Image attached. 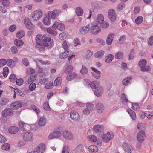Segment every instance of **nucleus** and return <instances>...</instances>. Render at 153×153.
Returning <instances> with one entry per match:
<instances>
[{
    "instance_id": "obj_1",
    "label": "nucleus",
    "mask_w": 153,
    "mask_h": 153,
    "mask_svg": "<svg viewBox=\"0 0 153 153\" xmlns=\"http://www.w3.org/2000/svg\"><path fill=\"white\" fill-rule=\"evenodd\" d=\"M43 15L41 11L36 10L33 12L31 15V19L32 21L38 20Z\"/></svg>"
},
{
    "instance_id": "obj_2",
    "label": "nucleus",
    "mask_w": 153,
    "mask_h": 153,
    "mask_svg": "<svg viewBox=\"0 0 153 153\" xmlns=\"http://www.w3.org/2000/svg\"><path fill=\"white\" fill-rule=\"evenodd\" d=\"M52 29L55 30L57 28L60 31L63 30L65 29V25L62 23H59L57 22H55L52 27Z\"/></svg>"
},
{
    "instance_id": "obj_3",
    "label": "nucleus",
    "mask_w": 153,
    "mask_h": 153,
    "mask_svg": "<svg viewBox=\"0 0 153 153\" xmlns=\"http://www.w3.org/2000/svg\"><path fill=\"white\" fill-rule=\"evenodd\" d=\"M61 12L60 10L56 9L53 11H50L48 13V17L52 19H55L56 18L57 16Z\"/></svg>"
},
{
    "instance_id": "obj_4",
    "label": "nucleus",
    "mask_w": 153,
    "mask_h": 153,
    "mask_svg": "<svg viewBox=\"0 0 153 153\" xmlns=\"http://www.w3.org/2000/svg\"><path fill=\"white\" fill-rule=\"evenodd\" d=\"M19 129L22 131H25L29 129L30 125L23 122L19 121Z\"/></svg>"
},
{
    "instance_id": "obj_5",
    "label": "nucleus",
    "mask_w": 153,
    "mask_h": 153,
    "mask_svg": "<svg viewBox=\"0 0 153 153\" xmlns=\"http://www.w3.org/2000/svg\"><path fill=\"white\" fill-rule=\"evenodd\" d=\"M24 23L27 29L32 30L34 28V25L31 23L30 20L28 17L25 18L24 19Z\"/></svg>"
},
{
    "instance_id": "obj_6",
    "label": "nucleus",
    "mask_w": 153,
    "mask_h": 153,
    "mask_svg": "<svg viewBox=\"0 0 153 153\" xmlns=\"http://www.w3.org/2000/svg\"><path fill=\"white\" fill-rule=\"evenodd\" d=\"M145 137V133L143 131H139L137 136L138 141L140 143H142L144 141Z\"/></svg>"
},
{
    "instance_id": "obj_7",
    "label": "nucleus",
    "mask_w": 153,
    "mask_h": 153,
    "mask_svg": "<svg viewBox=\"0 0 153 153\" xmlns=\"http://www.w3.org/2000/svg\"><path fill=\"white\" fill-rule=\"evenodd\" d=\"M14 111L12 108H6L2 111L1 114L3 117H6L12 115Z\"/></svg>"
},
{
    "instance_id": "obj_8",
    "label": "nucleus",
    "mask_w": 153,
    "mask_h": 153,
    "mask_svg": "<svg viewBox=\"0 0 153 153\" xmlns=\"http://www.w3.org/2000/svg\"><path fill=\"white\" fill-rule=\"evenodd\" d=\"M108 15L109 18L111 21L114 22L116 20L117 16L116 13L114 10L113 9L109 10Z\"/></svg>"
},
{
    "instance_id": "obj_9",
    "label": "nucleus",
    "mask_w": 153,
    "mask_h": 153,
    "mask_svg": "<svg viewBox=\"0 0 153 153\" xmlns=\"http://www.w3.org/2000/svg\"><path fill=\"white\" fill-rule=\"evenodd\" d=\"M101 31V29L100 27L97 25H94L91 28V33L93 35H96Z\"/></svg>"
},
{
    "instance_id": "obj_10",
    "label": "nucleus",
    "mask_w": 153,
    "mask_h": 153,
    "mask_svg": "<svg viewBox=\"0 0 153 153\" xmlns=\"http://www.w3.org/2000/svg\"><path fill=\"white\" fill-rule=\"evenodd\" d=\"M33 134L31 132H26L23 135L24 140L26 141H31L33 140Z\"/></svg>"
},
{
    "instance_id": "obj_11",
    "label": "nucleus",
    "mask_w": 153,
    "mask_h": 153,
    "mask_svg": "<svg viewBox=\"0 0 153 153\" xmlns=\"http://www.w3.org/2000/svg\"><path fill=\"white\" fill-rule=\"evenodd\" d=\"M62 135L63 137L67 140H72L74 138L73 135L71 132L68 131H63Z\"/></svg>"
},
{
    "instance_id": "obj_12",
    "label": "nucleus",
    "mask_w": 153,
    "mask_h": 153,
    "mask_svg": "<svg viewBox=\"0 0 153 153\" xmlns=\"http://www.w3.org/2000/svg\"><path fill=\"white\" fill-rule=\"evenodd\" d=\"M123 148L126 152L128 153H131L132 151V147L128 143H123Z\"/></svg>"
},
{
    "instance_id": "obj_13",
    "label": "nucleus",
    "mask_w": 153,
    "mask_h": 153,
    "mask_svg": "<svg viewBox=\"0 0 153 153\" xmlns=\"http://www.w3.org/2000/svg\"><path fill=\"white\" fill-rule=\"evenodd\" d=\"M70 117L72 120L74 121L78 120L79 118L78 113L76 111H71L70 114Z\"/></svg>"
},
{
    "instance_id": "obj_14",
    "label": "nucleus",
    "mask_w": 153,
    "mask_h": 153,
    "mask_svg": "<svg viewBox=\"0 0 153 153\" xmlns=\"http://www.w3.org/2000/svg\"><path fill=\"white\" fill-rule=\"evenodd\" d=\"M22 106V103L19 101H15L13 102L10 105V107L12 109H17L20 108Z\"/></svg>"
},
{
    "instance_id": "obj_15",
    "label": "nucleus",
    "mask_w": 153,
    "mask_h": 153,
    "mask_svg": "<svg viewBox=\"0 0 153 153\" xmlns=\"http://www.w3.org/2000/svg\"><path fill=\"white\" fill-rule=\"evenodd\" d=\"M90 27L89 24H88L86 26H83L80 29V32L82 34H86L90 30Z\"/></svg>"
},
{
    "instance_id": "obj_16",
    "label": "nucleus",
    "mask_w": 153,
    "mask_h": 153,
    "mask_svg": "<svg viewBox=\"0 0 153 153\" xmlns=\"http://www.w3.org/2000/svg\"><path fill=\"white\" fill-rule=\"evenodd\" d=\"M96 109L98 113H100L104 111V106L102 103H98L96 105Z\"/></svg>"
},
{
    "instance_id": "obj_17",
    "label": "nucleus",
    "mask_w": 153,
    "mask_h": 153,
    "mask_svg": "<svg viewBox=\"0 0 153 153\" xmlns=\"http://www.w3.org/2000/svg\"><path fill=\"white\" fill-rule=\"evenodd\" d=\"M62 135L60 131H55L50 134L48 136L49 139H51L53 138H58Z\"/></svg>"
},
{
    "instance_id": "obj_18",
    "label": "nucleus",
    "mask_w": 153,
    "mask_h": 153,
    "mask_svg": "<svg viewBox=\"0 0 153 153\" xmlns=\"http://www.w3.org/2000/svg\"><path fill=\"white\" fill-rule=\"evenodd\" d=\"M103 91V88L101 87H99L95 89L94 92L97 96L99 97L101 95Z\"/></svg>"
},
{
    "instance_id": "obj_19",
    "label": "nucleus",
    "mask_w": 153,
    "mask_h": 153,
    "mask_svg": "<svg viewBox=\"0 0 153 153\" xmlns=\"http://www.w3.org/2000/svg\"><path fill=\"white\" fill-rule=\"evenodd\" d=\"M114 36V34L113 33H111L108 35L106 41L108 45H110L111 44Z\"/></svg>"
},
{
    "instance_id": "obj_20",
    "label": "nucleus",
    "mask_w": 153,
    "mask_h": 153,
    "mask_svg": "<svg viewBox=\"0 0 153 153\" xmlns=\"http://www.w3.org/2000/svg\"><path fill=\"white\" fill-rule=\"evenodd\" d=\"M113 137V135L108 132L103 135L102 139L105 141L108 142Z\"/></svg>"
},
{
    "instance_id": "obj_21",
    "label": "nucleus",
    "mask_w": 153,
    "mask_h": 153,
    "mask_svg": "<svg viewBox=\"0 0 153 153\" xmlns=\"http://www.w3.org/2000/svg\"><path fill=\"white\" fill-rule=\"evenodd\" d=\"M103 128V126L99 125H95L93 128V131L96 133L101 132L102 131Z\"/></svg>"
},
{
    "instance_id": "obj_22",
    "label": "nucleus",
    "mask_w": 153,
    "mask_h": 153,
    "mask_svg": "<svg viewBox=\"0 0 153 153\" xmlns=\"http://www.w3.org/2000/svg\"><path fill=\"white\" fill-rule=\"evenodd\" d=\"M105 53L103 50H100L96 52L94 55L95 57L97 58H101L102 57Z\"/></svg>"
},
{
    "instance_id": "obj_23",
    "label": "nucleus",
    "mask_w": 153,
    "mask_h": 153,
    "mask_svg": "<svg viewBox=\"0 0 153 153\" xmlns=\"http://www.w3.org/2000/svg\"><path fill=\"white\" fill-rule=\"evenodd\" d=\"M77 76V74L73 72L70 74L67 75L66 77V79L68 81H70L75 79Z\"/></svg>"
},
{
    "instance_id": "obj_24",
    "label": "nucleus",
    "mask_w": 153,
    "mask_h": 153,
    "mask_svg": "<svg viewBox=\"0 0 153 153\" xmlns=\"http://www.w3.org/2000/svg\"><path fill=\"white\" fill-rule=\"evenodd\" d=\"M114 56L111 54L108 55L105 58V59L106 62L107 63H110L114 59Z\"/></svg>"
},
{
    "instance_id": "obj_25",
    "label": "nucleus",
    "mask_w": 153,
    "mask_h": 153,
    "mask_svg": "<svg viewBox=\"0 0 153 153\" xmlns=\"http://www.w3.org/2000/svg\"><path fill=\"white\" fill-rule=\"evenodd\" d=\"M74 150L77 153H81L83 150V146L82 144H79Z\"/></svg>"
},
{
    "instance_id": "obj_26",
    "label": "nucleus",
    "mask_w": 153,
    "mask_h": 153,
    "mask_svg": "<svg viewBox=\"0 0 153 153\" xmlns=\"http://www.w3.org/2000/svg\"><path fill=\"white\" fill-rule=\"evenodd\" d=\"M18 130V128L15 126L11 127L9 129V132L12 134L16 133Z\"/></svg>"
},
{
    "instance_id": "obj_27",
    "label": "nucleus",
    "mask_w": 153,
    "mask_h": 153,
    "mask_svg": "<svg viewBox=\"0 0 153 153\" xmlns=\"http://www.w3.org/2000/svg\"><path fill=\"white\" fill-rule=\"evenodd\" d=\"M94 12L93 10H88L85 11V16L88 19H90L91 18V16L92 15V13Z\"/></svg>"
},
{
    "instance_id": "obj_28",
    "label": "nucleus",
    "mask_w": 153,
    "mask_h": 153,
    "mask_svg": "<svg viewBox=\"0 0 153 153\" xmlns=\"http://www.w3.org/2000/svg\"><path fill=\"white\" fill-rule=\"evenodd\" d=\"M99 82L97 81H92L90 84V86L92 89H95L99 86Z\"/></svg>"
},
{
    "instance_id": "obj_29",
    "label": "nucleus",
    "mask_w": 153,
    "mask_h": 153,
    "mask_svg": "<svg viewBox=\"0 0 153 153\" xmlns=\"http://www.w3.org/2000/svg\"><path fill=\"white\" fill-rule=\"evenodd\" d=\"M42 36L41 34H38L36 37V42L37 45L42 44Z\"/></svg>"
},
{
    "instance_id": "obj_30",
    "label": "nucleus",
    "mask_w": 153,
    "mask_h": 153,
    "mask_svg": "<svg viewBox=\"0 0 153 153\" xmlns=\"http://www.w3.org/2000/svg\"><path fill=\"white\" fill-rule=\"evenodd\" d=\"M131 82V77H126L123 80V84L124 85H127L130 84Z\"/></svg>"
},
{
    "instance_id": "obj_31",
    "label": "nucleus",
    "mask_w": 153,
    "mask_h": 153,
    "mask_svg": "<svg viewBox=\"0 0 153 153\" xmlns=\"http://www.w3.org/2000/svg\"><path fill=\"white\" fill-rule=\"evenodd\" d=\"M14 44L17 47L22 46L24 44L23 42L21 39H17L14 40Z\"/></svg>"
},
{
    "instance_id": "obj_32",
    "label": "nucleus",
    "mask_w": 153,
    "mask_h": 153,
    "mask_svg": "<svg viewBox=\"0 0 153 153\" xmlns=\"http://www.w3.org/2000/svg\"><path fill=\"white\" fill-rule=\"evenodd\" d=\"M9 102L7 98H0V105L3 106L7 105Z\"/></svg>"
},
{
    "instance_id": "obj_33",
    "label": "nucleus",
    "mask_w": 153,
    "mask_h": 153,
    "mask_svg": "<svg viewBox=\"0 0 153 153\" xmlns=\"http://www.w3.org/2000/svg\"><path fill=\"white\" fill-rule=\"evenodd\" d=\"M104 17L103 15L101 14H98L97 17V22L99 24L103 22Z\"/></svg>"
},
{
    "instance_id": "obj_34",
    "label": "nucleus",
    "mask_w": 153,
    "mask_h": 153,
    "mask_svg": "<svg viewBox=\"0 0 153 153\" xmlns=\"http://www.w3.org/2000/svg\"><path fill=\"white\" fill-rule=\"evenodd\" d=\"M76 12L78 16H81L83 13V9L80 7H77L76 9Z\"/></svg>"
},
{
    "instance_id": "obj_35",
    "label": "nucleus",
    "mask_w": 153,
    "mask_h": 153,
    "mask_svg": "<svg viewBox=\"0 0 153 153\" xmlns=\"http://www.w3.org/2000/svg\"><path fill=\"white\" fill-rule=\"evenodd\" d=\"M42 40L45 42H49L51 41L50 36L48 34H45L42 36Z\"/></svg>"
},
{
    "instance_id": "obj_36",
    "label": "nucleus",
    "mask_w": 153,
    "mask_h": 153,
    "mask_svg": "<svg viewBox=\"0 0 153 153\" xmlns=\"http://www.w3.org/2000/svg\"><path fill=\"white\" fill-rule=\"evenodd\" d=\"M137 129L139 130H145L146 127V124L142 123H139L137 126Z\"/></svg>"
},
{
    "instance_id": "obj_37",
    "label": "nucleus",
    "mask_w": 153,
    "mask_h": 153,
    "mask_svg": "<svg viewBox=\"0 0 153 153\" xmlns=\"http://www.w3.org/2000/svg\"><path fill=\"white\" fill-rule=\"evenodd\" d=\"M46 123L45 119L44 117L41 118L39 121L38 124L40 126L42 127L44 126Z\"/></svg>"
},
{
    "instance_id": "obj_38",
    "label": "nucleus",
    "mask_w": 153,
    "mask_h": 153,
    "mask_svg": "<svg viewBox=\"0 0 153 153\" xmlns=\"http://www.w3.org/2000/svg\"><path fill=\"white\" fill-rule=\"evenodd\" d=\"M128 112L133 119H135L136 115L135 112L131 109H128L127 110Z\"/></svg>"
},
{
    "instance_id": "obj_39",
    "label": "nucleus",
    "mask_w": 153,
    "mask_h": 153,
    "mask_svg": "<svg viewBox=\"0 0 153 153\" xmlns=\"http://www.w3.org/2000/svg\"><path fill=\"white\" fill-rule=\"evenodd\" d=\"M49 17H46L43 19V22L45 25H49L51 23V19Z\"/></svg>"
},
{
    "instance_id": "obj_40",
    "label": "nucleus",
    "mask_w": 153,
    "mask_h": 153,
    "mask_svg": "<svg viewBox=\"0 0 153 153\" xmlns=\"http://www.w3.org/2000/svg\"><path fill=\"white\" fill-rule=\"evenodd\" d=\"M7 65L10 67H14L15 65V62L13 60L10 59H8L7 61Z\"/></svg>"
},
{
    "instance_id": "obj_41",
    "label": "nucleus",
    "mask_w": 153,
    "mask_h": 153,
    "mask_svg": "<svg viewBox=\"0 0 153 153\" xmlns=\"http://www.w3.org/2000/svg\"><path fill=\"white\" fill-rule=\"evenodd\" d=\"M123 56V53L121 51L118 52L117 53L115 56V57L118 59H120Z\"/></svg>"
},
{
    "instance_id": "obj_42",
    "label": "nucleus",
    "mask_w": 153,
    "mask_h": 153,
    "mask_svg": "<svg viewBox=\"0 0 153 153\" xmlns=\"http://www.w3.org/2000/svg\"><path fill=\"white\" fill-rule=\"evenodd\" d=\"M73 66L71 65L68 66L65 70V72L66 74L71 73L73 71Z\"/></svg>"
},
{
    "instance_id": "obj_43",
    "label": "nucleus",
    "mask_w": 153,
    "mask_h": 153,
    "mask_svg": "<svg viewBox=\"0 0 153 153\" xmlns=\"http://www.w3.org/2000/svg\"><path fill=\"white\" fill-rule=\"evenodd\" d=\"M25 32L23 30L18 31L16 34L17 37L19 39L22 38L25 35Z\"/></svg>"
},
{
    "instance_id": "obj_44",
    "label": "nucleus",
    "mask_w": 153,
    "mask_h": 153,
    "mask_svg": "<svg viewBox=\"0 0 153 153\" xmlns=\"http://www.w3.org/2000/svg\"><path fill=\"white\" fill-rule=\"evenodd\" d=\"M147 63L146 61L144 59L141 60L138 63V65L139 67L142 68L143 66H146Z\"/></svg>"
},
{
    "instance_id": "obj_45",
    "label": "nucleus",
    "mask_w": 153,
    "mask_h": 153,
    "mask_svg": "<svg viewBox=\"0 0 153 153\" xmlns=\"http://www.w3.org/2000/svg\"><path fill=\"white\" fill-rule=\"evenodd\" d=\"M61 82V77H58L55 80L54 84L55 86H58Z\"/></svg>"
},
{
    "instance_id": "obj_46",
    "label": "nucleus",
    "mask_w": 153,
    "mask_h": 153,
    "mask_svg": "<svg viewBox=\"0 0 153 153\" xmlns=\"http://www.w3.org/2000/svg\"><path fill=\"white\" fill-rule=\"evenodd\" d=\"M89 149L91 151L94 152H97L98 150L97 147L94 145L90 146L89 147Z\"/></svg>"
},
{
    "instance_id": "obj_47",
    "label": "nucleus",
    "mask_w": 153,
    "mask_h": 153,
    "mask_svg": "<svg viewBox=\"0 0 153 153\" xmlns=\"http://www.w3.org/2000/svg\"><path fill=\"white\" fill-rule=\"evenodd\" d=\"M98 72L99 73H97V72H93L92 73V75L96 79H98L100 78L101 72L100 71H98Z\"/></svg>"
},
{
    "instance_id": "obj_48",
    "label": "nucleus",
    "mask_w": 153,
    "mask_h": 153,
    "mask_svg": "<svg viewBox=\"0 0 153 153\" xmlns=\"http://www.w3.org/2000/svg\"><path fill=\"white\" fill-rule=\"evenodd\" d=\"M88 69L85 65H82V68L80 70V72L82 74H85L88 73Z\"/></svg>"
},
{
    "instance_id": "obj_49",
    "label": "nucleus",
    "mask_w": 153,
    "mask_h": 153,
    "mask_svg": "<svg viewBox=\"0 0 153 153\" xmlns=\"http://www.w3.org/2000/svg\"><path fill=\"white\" fill-rule=\"evenodd\" d=\"M37 147H39L40 152L41 153H43V152L45 149V145L44 144L42 143L40 144Z\"/></svg>"
},
{
    "instance_id": "obj_50",
    "label": "nucleus",
    "mask_w": 153,
    "mask_h": 153,
    "mask_svg": "<svg viewBox=\"0 0 153 153\" xmlns=\"http://www.w3.org/2000/svg\"><path fill=\"white\" fill-rule=\"evenodd\" d=\"M143 21V18L141 16H139L137 17L135 19V22L137 24H139L141 23Z\"/></svg>"
},
{
    "instance_id": "obj_51",
    "label": "nucleus",
    "mask_w": 153,
    "mask_h": 153,
    "mask_svg": "<svg viewBox=\"0 0 153 153\" xmlns=\"http://www.w3.org/2000/svg\"><path fill=\"white\" fill-rule=\"evenodd\" d=\"M43 108L47 111H49L50 109L48 103V102H45L43 105Z\"/></svg>"
},
{
    "instance_id": "obj_52",
    "label": "nucleus",
    "mask_w": 153,
    "mask_h": 153,
    "mask_svg": "<svg viewBox=\"0 0 153 153\" xmlns=\"http://www.w3.org/2000/svg\"><path fill=\"white\" fill-rule=\"evenodd\" d=\"M31 107L32 109L36 112L38 114H39L40 112V110L37 107L34 105H31Z\"/></svg>"
},
{
    "instance_id": "obj_53",
    "label": "nucleus",
    "mask_w": 153,
    "mask_h": 153,
    "mask_svg": "<svg viewBox=\"0 0 153 153\" xmlns=\"http://www.w3.org/2000/svg\"><path fill=\"white\" fill-rule=\"evenodd\" d=\"M69 51H65L62 53V54L60 56V58L62 59L66 58L68 56V54H69Z\"/></svg>"
},
{
    "instance_id": "obj_54",
    "label": "nucleus",
    "mask_w": 153,
    "mask_h": 153,
    "mask_svg": "<svg viewBox=\"0 0 153 153\" xmlns=\"http://www.w3.org/2000/svg\"><path fill=\"white\" fill-rule=\"evenodd\" d=\"M86 108L91 111L93 110L94 107V105L92 103H87L86 104Z\"/></svg>"
},
{
    "instance_id": "obj_55",
    "label": "nucleus",
    "mask_w": 153,
    "mask_h": 153,
    "mask_svg": "<svg viewBox=\"0 0 153 153\" xmlns=\"http://www.w3.org/2000/svg\"><path fill=\"white\" fill-rule=\"evenodd\" d=\"M12 89H14L16 92L17 93L18 95H20L21 96H24V94L18 88L16 89H14L12 87H11Z\"/></svg>"
},
{
    "instance_id": "obj_56",
    "label": "nucleus",
    "mask_w": 153,
    "mask_h": 153,
    "mask_svg": "<svg viewBox=\"0 0 153 153\" xmlns=\"http://www.w3.org/2000/svg\"><path fill=\"white\" fill-rule=\"evenodd\" d=\"M9 79L12 82H16L17 78L14 74H11L9 78Z\"/></svg>"
},
{
    "instance_id": "obj_57",
    "label": "nucleus",
    "mask_w": 153,
    "mask_h": 153,
    "mask_svg": "<svg viewBox=\"0 0 153 153\" xmlns=\"http://www.w3.org/2000/svg\"><path fill=\"white\" fill-rule=\"evenodd\" d=\"M10 148V145L7 143H4L1 146V149L4 150H8Z\"/></svg>"
},
{
    "instance_id": "obj_58",
    "label": "nucleus",
    "mask_w": 153,
    "mask_h": 153,
    "mask_svg": "<svg viewBox=\"0 0 153 153\" xmlns=\"http://www.w3.org/2000/svg\"><path fill=\"white\" fill-rule=\"evenodd\" d=\"M134 50L132 49L130 53L129 54L128 56V59L129 60H131L133 59L134 56Z\"/></svg>"
},
{
    "instance_id": "obj_59",
    "label": "nucleus",
    "mask_w": 153,
    "mask_h": 153,
    "mask_svg": "<svg viewBox=\"0 0 153 153\" xmlns=\"http://www.w3.org/2000/svg\"><path fill=\"white\" fill-rule=\"evenodd\" d=\"M2 4L4 6L8 7L10 5V1L9 0H1Z\"/></svg>"
},
{
    "instance_id": "obj_60",
    "label": "nucleus",
    "mask_w": 153,
    "mask_h": 153,
    "mask_svg": "<svg viewBox=\"0 0 153 153\" xmlns=\"http://www.w3.org/2000/svg\"><path fill=\"white\" fill-rule=\"evenodd\" d=\"M125 7V4L123 3H120L117 7V9L118 10H121L124 8Z\"/></svg>"
},
{
    "instance_id": "obj_61",
    "label": "nucleus",
    "mask_w": 153,
    "mask_h": 153,
    "mask_svg": "<svg viewBox=\"0 0 153 153\" xmlns=\"http://www.w3.org/2000/svg\"><path fill=\"white\" fill-rule=\"evenodd\" d=\"M122 103L123 104H126L128 101V100L126 97L125 94L124 93H123L122 94Z\"/></svg>"
},
{
    "instance_id": "obj_62",
    "label": "nucleus",
    "mask_w": 153,
    "mask_h": 153,
    "mask_svg": "<svg viewBox=\"0 0 153 153\" xmlns=\"http://www.w3.org/2000/svg\"><path fill=\"white\" fill-rule=\"evenodd\" d=\"M36 48L40 52L44 51L45 50L44 47L42 44L36 45Z\"/></svg>"
},
{
    "instance_id": "obj_63",
    "label": "nucleus",
    "mask_w": 153,
    "mask_h": 153,
    "mask_svg": "<svg viewBox=\"0 0 153 153\" xmlns=\"http://www.w3.org/2000/svg\"><path fill=\"white\" fill-rule=\"evenodd\" d=\"M101 25V27L105 28L108 27L109 24L107 22H103L101 23H100Z\"/></svg>"
},
{
    "instance_id": "obj_64",
    "label": "nucleus",
    "mask_w": 153,
    "mask_h": 153,
    "mask_svg": "<svg viewBox=\"0 0 153 153\" xmlns=\"http://www.w3.org/2000/svg\"><path fill=\"white\" fill-rule=\"evenodd\" d=\"M69 147L67 146H64L63 149L62 153H69Z\"/></svg>"
}]
</instances>
